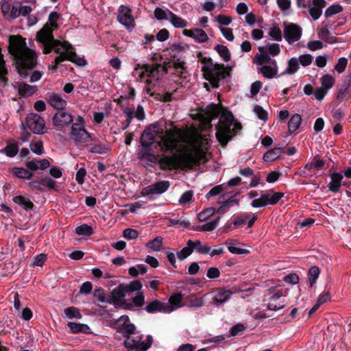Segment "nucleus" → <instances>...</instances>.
Returning a JSON list of instances; mask_svg holds the SVG:
<instances>
[{
  "mask_svg": "<svg viewBox=\"0 0 351 351\" xmlns=\"http://www.w3.org/2000/svg\"><path fill=\"white\" fill-rule=\"evenodd\" d=\"M184 35L193 38L198 43H206L208 40V36L205 31L199 28L193 29H184Z\"/></svg>",
  "mask_w": 351,
  "mask_h": 351,
  "instance_id": "nucleus-20",
  "label": "nucleus"
},
{
  "mask_svg": "<svg viewBox=\"0 0 351 351\" xmlns=\"http://www.w3.org/2000/svg\"><path fill=\"white\" fill-rule=\"evenodd\" d=\"M59 14L56 12H51L49 16V21L36 34V40L41 43L43 53H49L51 48L59 44V40L53 38L52 32L58 27L57 21Z\"/></svg>",
  "mask_w": 351,
  "mask_h": 351,
  "instance_id": "nucleus-5",
  "label": "nucleus"
},
{
  "mask_svg": "<svg viewBox=\"0 0 351 351\" xmlns=\"http://www.w3.org/2000/svg\"><path fill=\"white\" fill-rule=\"evenodd\" d=\"M169 21L176 28H184L187 26V23L174 13L171 14Z\"/></svg>",
  "mask_w": 351,
  "mask_h": 351,
  "instance_id": "nucleus-36",
  "label": "nucleus"
},
{
  "mask_svg": "<svg viewBox=\"0 0 351 351\" xmlns=\"http://www.w3.org/2000/svg\"><path fill=\"white\" fill-rule=\"evenodd\" d=\"M109 150V147L105 145L101 144H97L93 145L91 148L90 152L91 153L94 154H105Z\"/></svg>",
  "mask_w": 351,
  "mask_h": 351,
  "instance_id": "nucleus-58",
  "label": "nucleus"
},
{
  "mask_svg": "<svg viewBox=\"0 0 351 351\" xmlns=\"http://www.w3.org/2000/svg\"><path fill=\"white\" fill-rule=\"evenodd\" d=\"M178 131L176 129H170L165 132V134L160 136L158 142L159 146L163 149L173 150L177 147L178 139L176 135Z\"/></svg>",
  "mask_w": 351,
  "mask_h": 351,
  "instance_id": "nucleus-9",
  "label": "nucleus"
},
{
  "mask_svg": "<svg viewBox=\"0 0 351 351\" xmlns=\"http://www.w3.org/2000/svg\"><path fill=\"white\" fill-rule=\"evenodd\" d=\"M319 269L316 266L311 267L309 269L308 272V277L311 287H313L315 283L316 280L319 275Z\"/></svg>",
  "mask_w": 351,
  "mask_h": 351,
  "instance_id": "nucleus-44",
  "label": "nucleus"
},
{
  "mask_svg": "<svg viewBox=\"0 0 351 351\" xmlns=\"http://www.w3.org/2000/svg\"><path fill=\"white\" fill-rule=\"evenodd\" d=\"M215 209L214 208H209L201 212L198 215V219L200 221H206L208 218L214 215Z\"/></svg>",
  "mask_w": 351,
  "mask_h": 351,
  "instance_id": "nucleus-55",
  "label": "nucleus"
},
{
  "mask_svg": "<svg viewBox=\"0 0 351 351\" xmlns=\"http://www.w3.org/2000/svg\"><path fill=\"white\" fill-rule=\"evenodd\" d=\"M302 121V117L299 114H294L290 119L288 123V129L290 132H293L297 130Z\"/></svg>",
  "mask_w": 351,
  "mask_h": 351,
  "instance_id": "nucleus-32",
  "label": "nucleus"
},
{
  "mask_svg": "<svg viewBox=\"0 0 351 351\" xmlns=\"http://www.w3.org/2000/svg\"><path fill=\"white\" fill-rule=\"evenodd\" d=\"M204 77L210 82L213 88L219 86V81L223 79L228 75L223 64H213L204 66L202 67Z\"/></svg>",
  "mask_w": 351,
  "mask_h": 351,
  "instance_id": "nucleus-6",
  "label": "nucleus"
},
{
  "mask_svg": "<svg viewBox=\"0 0 351 351\" xmlns=\"http://www.w3.org/2000/svg\"><path fill=\"white\" fill-rule=\"evenodd\" d=\"M48 102L52 107L60 110L65 108L67 105V102L65 99L55 93L49 96Z\"/></svg>",
  "mask_w": 351,
  "mask_h": 351,
  "instance_id": "nucleus-23",
  "label": "nucleus"
},
{
  "mask_svg": "<svg viewBox=\"0 0 351 351\" xmlns=\"http://www.w3.org/2000/svg\"><path fill=\"white\" fill-rule=\"evenodd\" d=\"M342 6L339 4H334L329 6L325 11L326 17H330L342 11Z\"/></svg>",
  "mask_w": 351,
  "mask_h": 351,
  "instance_id": "nucleus-51",
  "label": "nucleus"
},
{
  "mask_svg": "<svg viewBox=\"0 0 351 351\" xmlns=\"http://www.w3.org/2000/svg\"><path fill=\"white\" fill-rule=\"evenodd\" d=\"M342 178L343 176L339 173H333L331 176V182L329 186L331 191L336 193L339 191Z\"/></svg>",
  "mask_w": 351,
  "mask_h": 351,
  "instance_id": "nucleus-33",
  "label": "nucleus"
},
{
  "mask_svg": "<svg viewBox=\"0 0 351 351\" xmlns=\"http://www.w3.org/2000/svg\"><path fill=\"white\" fill-rule=\"evenodd\" d=\"M18 150V147L16 144H10L0 152H5L9 157H13L17 154Z\"/></svg>",
  "mask_w": 351,
  "mask_h": 351,
  "instance_id": "nucleus-53",
  "label": "nucleus"
},
{
  "mask_svg": "<svg viewBox=\"0 0 351 351\" xmlns=\"http://www.w3.org/2000/svg\"><path fill=\"white\" fill-rule=\"evenodd\" d=\"M269 36L275 40H282V32L280 29L278 27H273L270 28Z\"/></svg>",
  "mask_w": 351,
  "mask_h": 351,
  "instance_id": "nucleus-56",
  "label": "nucleus"
},
{
  "mask_svg": "<svg viewBox=\"0 0 351 351\" xmlns=\"http://www.w3.org/2000/svg\"><path fill=\"white\" fill-rule=\"evenodd\" d=\"M14 202L16 204L23 206L26 210L32 209L34 207V204L29 199H25L21 195L16 196L14 197Z\"/></svg>",
  "mask_w": 351,
  "mask_h": 351,
  "instance_id": "nucleus-37",
  "label": "nucleus"
},
{
  "mask_svg": "<svg viewBox=\"0 0 351 351\" xmlns=\"http://www.w3.org/2000/svg\"><path fill=\"white\" fill-rule=\"evenodd\" d=\"M348 64V60L346 58H341L338 60V62L335 66V69L339 73H343Z\"/></svg>",
  "mask_w": 351,
  "mask_h": 351,
  "instance_id": "nucleus-60",
  "label": "nucleus"
},
{
  "mask_svg": "<svg viewBox=\"0 0 351 351\" xmlns=\"http://www.w3.org/2000/svg\"><path fill=\"white\" fill-rule=\"evenodd\" d=\"M226 243L228 245V250L230 252L235 254H246L249 253V251L245 249L234 247L232 245V241L228 240Z\"/></svg>",
  "mask_w": 351,
  "mask_h": 351,
  "instance_id": "nucleus-50",
  "label": "nucleus"
},
{
  "mask_svg": "<svg viewBox=\"0 0 351 351\" xmlns=\"http://www.w3.org/2000/svg\"><path fill=\"white\" fill-rule=\"evenodd\" d=\"M117 19L121 24L128 27H132L134 23V19L131 15V10L123 5L119 8Z\"/></svg>",
  "mask_w": 351,
  "mask_h": 351,
  "instance_id": "nucleus-18",
  "label": "nucleus"
},
{
  "mask_svg": "<svg viewBox=\"0 0 351 351\" xmlns=\"http://www.w3.org/2000/svg\"><path fill=\"white\" fill-rule=\"evenodd\" d=\"M169 181H160L156 182L149 186L143 189L141 194L143 196H147L152 194H161L165 192L169 187Z\"/></svg>",
  "mask_w": 351,
  "mask_h": 351,
  "instance_id": "nucleus-15",
  "label": "nucleus"
},
{
  "mask_svg": "<svg viewBox=\"0 0 351 351\" xmlns=\"http://www.w3.org/2000/svg\"><path fill=\"white\" fill-rule=\"evenodd\" d=\"M172 12L169 10H163L160 8H156L154 10V16L158 20L170 19Z\"/></svg>",
  "mask_w": 351,
  "mask_h": 351,
  "instance_id": "nucleus-35",
  "label": "nucleus"
},
{
  "mask_svg": "<svg viewBox=\"0 0 351 351\" xmlns=\"http://www.w3.org/2000/svg\"><path fill=\"white\" fill-rule=\"evenodd\" d=\"M8 51L16 60L19 73L26 77L28 75L27 70H31L36 66L35 53L27 47L25 39L19 35L9 37Z\"/></svg>",
  "mask_w": 351,
  "mask_h": 351,
  "instance_id": "nucleus-3",
  "label": "nucleus"
},
{
  "mask_svg": "<svg viewBox=\"0 0 351 351\" xmlns=\"http://www.w3.org/2000/svg\"><path fill=\"white\" fill-rule=\"evenodd\" d=\"M123 344L128 351H146L145 342L142 341L141 337L136 339L129 337L125 339Z\"/></svg>",
  "mask_w": 351,
  "mask_h": 351,
  "instance_id": "nucleus-17",
  "label": "nucleus"
},
{
  "mask_svg": "<svg viewBox=\"0 0 351 351\" xmlns=\"http://www.w3.org/2000/svg\"><path fill=\"white\" fill-rule=\"evenodd\" d=\"M299 64L303 66H307L312 63L313 56L310 54H303L298 57Z\"/></svg>",
  "mask_w": 351,
  "mask_h": 351,
  "instance_id": "nucleus-57",
  "label": "nucleus"
},
{
  "mask_svg": "<svg viewBox=\"0 0 351 351\" xmlns=\"http://www.w3.org/2000/svg\"><path fill=\"white\" fill-rule=\"evenodd\" d=\"M190 241L191 240H189L187 241V245L177 253V256L180 260H184L193 253V250Z\"/></svg>",
  "mask_w": 351,
  "mask_h": 351,
  "instance_id": "nucleus-42",
  "label": "nucleus"
},
{
  "mask_svg": "<svg viewBox=\"0 0 351 351\" xmlns=\"http://www.w3.org/2000/svg\"><path fill=\"white\" fill-rule=\"evenodd\" d=\"M275 287H271L269 289V292L270 293H273V295L269 298V302L267 304V308L271 311H276L285 307V303L283 302H278V304H275V302L281 297L284 296L285 294L282 291H277L274 293Z\"/></svg>",
  "mask_w": 351,
  "mask_h": 351,
  "instance_id": "nucleus-19",
  "label": "nucleus"
},
{
  "mask_svg": "<svg viewBox=\"0 0 351 351\" xmlns=\"http://www.w3.org/2000/svg\"><path fill=\"white\" fill-rule=\"evenodd\" d=\"M326 5L324 0H313V7L310 8L309 14L314 20L319 18Z\"/></svg>",
  "mask_w": 351,
  "mask_h": 351,
  "instance_id": "nucleus-22",
  "label": "nucleus"
},
{
  "mask_svg": "<svg viewBox=\"0 0 351 351\" xmlns=\"http://www.w3.org/2000/svg\"><path fill=\"white\" fill-rule=\"evenodd\" d=\"M71 138L77 143L84 144L90 141V136L83 125L73 123L71 127Z\"/></svg>",
  "mask_w": 351,
  "mask_h": 351,
  "instance_id": "nucleus-11",
  "label": "nucleus"
},
{
  "mask_svg": "<svg viewBox=\"0 0 351 351\" xmlns=\"http://www.w3.org/2000/svg\"><path fill=\"white\" fill-rule=\"evenodd\" d=\"M162 245V238L161 237H156L152 241L146 244V247L152 249L154 251H159Z\"/></svg>",
  "mask_w": 351,
  "mask_h": 351,
  "instance_id": "nucleus-39",
  "label": "nucleus"
},
{
  "mask_svg": "<svg viewBox=\"0 0 351 351\" xmlns=\"http://www.w3.org/2000/svg\"><path fill=\"white\" fill-rule=\"evenodd\" d=\"M239 205V200L230 198L223 202L222 205L217 210L218 214L226 213L230 207Z\"/></svg>",
  "mask_w": 351,
  "mask_h": 351,
  "instance_id": "nucleus-34",
  "label": "nucleus"
},
{
  "mask_svg": "<svg viewBox=\"0 0 351 351\" xmlns=\"http://www.w3.org/2000/svg\"><path fill=\"white\" fill-rule=\"evenodd\" d=\"M75 233L78 235L90 236L93 233V231L90 226L83 224L75 228Z\"/></svg>",
  "mask_w": 351,
  "mask_h": 351,
  "instance_id": "nucleus-46",
  "label": "nucleus"
},
{
  "mask_svg": "<svg viewBox=\"0 0 351 351\" xmlns=\"http://www.w3.org/2000/svg\"><path fill=\"white\" fill-rule=\"evenodd\" d=\"M260 71L265 77L269 79L274 77L277 73V69L276 66L271 67V66L267 65L263 66L260 69Z\"/></svg>",
  "mask_w": 351,
  "mask_h": 351,
  "instance_id": "nucleus-38",
  "label": "nucleus"
},
{
  "mask_svg": "<svg viewBox=\"0 0 351 351\" xmlns=\"http://www.w3.org/2000/svg\"><path fill=\"white\" fill-rule=\"evenodd\" d=\"M215 50L226 62H228L230 60V53L227 47L217 45L215 47Z\"/></svg>",
  "mask_w": 351,
  "mask_h": 351,
  "instance_id": "nucleus-45",
  "label": "nucleus"
},
{
  "mask_svg": "<svg viewBox=\"0 0 351 351\" xmlns=\"http://www.w3.org/2000/svg\"><path fill=\"white\" fill-rule=\"evenodd\" d=\"M17 89L19 94L22 97L32 96L38 90L36 86H31L25 82L19 83Z\"/></svg>",
  "mask_w": 351,
  "mask_h": 351,
  "instance_id": "nucleus-25",
  "label": "nucleus"
},
{
  "mask_svg": "<svg viewBox=\"0 0 351 351\" xmlns=\"http://www.w3.org/2000/svg\"><path fill=\"white\" fill-rule=\"evenodd\" d=\"M32 152L37 155H42L44 153L43 144L42 141L32 142L29 145Z\"/></svg>",
  "mask_w": 351,
  "mask_h": 351,
  "instance_id": "nucleus-49",
  "label": "nucleus"
},
{
  "mask_svg": "<svg viewBox=\"0 0 351 351\" xmlns=\"http://www.w3.org/2000/svg\"><path fill=\"white\" fill-rule=\"evenodd\" d=\"M182 295L181 293H176L171 295L169 300V304L172 306L174 305L176 306H180L181 302L182 300Z\"/></svg>",
  "mask_w": 351,
  "mask_h": 351,
  "instance_id": "nucleus-59",
  "label": "nucleus"
},
{
  "mask_svg": "<svg viewBox=\"0 0 351 351\" xmlns=\"http://www.w3.org/2000/svg\"><path fill=\"white\" fill-rule=\"evenodd\" d=\"M117 332L121 333L125 339L131 337L134 334L136 327L133 324H128L123 326H117Z\"/></svg>",
  "mask_w": 351,
  "mask_h": 351,
  "instance_id": "nucleus-31",
  "label": "nucleus"
},
{
  "mask_svg": "<svg viewBox=\"0 0 351 351\" xmlns=\"http://www.w3.org/2000/svg\"><path fill=\"white\" fill-rule=\"evenodd\" d=\"M324 165L325 161L316 156L311 162L306 164L304 169L308 170L311 175L316 174L319 170L324 169Z\"/></svg>",
  "mask_w": 351,
  "mask_h": 351,
  "instance_id": "nucleus-21",
  "label": "nucleus"
},
{
  "mask_svg": "<svg viewBox=\"0 0 351 351\" xmlns=\"http://www.w3.org/2000/svg\"><path fill=\"white\" fill-rule=\"evenodd\" d=\"M220 114L218 125L216 126V137L223 147H225L235 134L234 130L241 129V125L237 123L234 128L231 129L234 117L232 114L223 108L221 106L212 104L208 106L204 110L199 114L200 130H208L211 128V121Z\"/></svg>",
  "mask_w": 351,
  "mask_h": 351,
  "instance_id": "nucleus-1",
  "label": "nucleus"
},
{
  "mask_svg": "<svg viewBox=\"0 0 351 351\" xmlns=\"http://www.w3.org/2000/svg\"><path fill=\"white\" fill-rule=\"evenodd\" d=\"M142 287V283L138 280H133L128 285L124 283L119 284L112 290L110 297L107 300V302L112 304L116 308L122 307L130 309L131 304L126 302L125 299V295L141 290Z\"/></svg>",
  "mask_w": 351,
  "mask_h": 351,
  "instance_id": "nucleus-4",
  "label": "nucleus"
},
{
  "mask_svg": "<svg viewBox=\"0 0 351 351\" xmlns=\"http://www.w3.org/2000/svg\"><path fill=\"white\" fill-rule=\"evenodd\" d=\"M301 36L302 29L299 26L293 23L285 25L284 37L289 44L298 41L301 38Z\"/></svg>",
  "mask_w": 351,
  "mask_h": 351,
  "instance_id": "nucleus-14",
  "label": "nucleus"
},
{
  "mask_svg": "<svg viewBox=\"0 0 351 351\" xmlns=\"http://www.w3.org/2000/svg\"><path fill=\"white\" fill-rule=\"evenodd\" d=\"M299 62L298 58H292L288 61V66L285 72L288 74H294L299 69Z\"/></svg>",
  "mask_w": 351,
  "mask_h": 351,
  "instance_id": "nucleus-43",
  "label": "nucleus"
},
{
  "mask_svg": "<svg viewBox=\"0 0 351 351\" xmlns=\"http://www.w3.org/2000/svg\"><path fill=\"white\" fill-rule=\"evenodd\" d=\"M145 71V75L147 77H152L154 76L155 73L159 72V69L160 68V64H155L152 66H150L147 64L143 65Z\"/></svg>",
  "mask_w": 351,
  "mask_h": 351,
  "instance_id": "nucleus-52",
  "label": "nucleus"
},
{
  "mask_svg": "<svg viewBox=\"0 0 351 351\" xmlns=\"http://www.w3.org/2000/svg\"><path fill=\"white\" fill-rule=\"evenodd\" d=\"M163 130L157 125H152L145 128L141 136V143L143 147H148L154 141L156 134H162Z\"/></svg>",
  "mask_w": 351,
  "mask_h": 351,
  "instance_id": "nucleus-10",
  "label": "nucleus"
},
{
  "mask_svg": "<svg viewBox=\"0 0 351 351\" xmlns=\"http://www.w3.org/2000/svg\"><path fill=\"white\" fill-rule=\"evenodd\" d=\"M29 186L32 190L38 192H43L45 189L56 190V182L49 177H44L40 180L30 181Z\"/></svg>",
  "mask_w": 351,
  "mask_h": 351,
  "instance_id": "nucleus-12",
  "label": "nucleus"
},
{
  "mask_svg": "<svg viewBox=\"0 0 351 351\" xmlns=\"http://www.w3.org/2000/svg\"><path fill=\"white\" fill-rule=\"evenodd\" d=\"M93 297L97 300V301L100 302H107L108 300H106V293L103 289L98 288L95 289Z\"/></svg>",
  "mask_w": 351,
  "mask_h": 351,
  "instance_id": "nucleus-63",
  "label": "nucleus"
},
{
  "mask_svg": "<svg viewBox=\"0 0 351 351\" xmlns=\"http://www.w3.org/2000/svg\"><path fill=\"white\" fill-rule=\"evenodd\" d=\"M64 314L68 318H77L80 319L82 315L79 310L73 306L69 307L64 309Z\"/></svg>",
  "mask_w": 351,
  "mask_h": 351,
  "instance_id": "nucleus-48",
  "label": "nucleus"
},
{
  "mask_svg": "<svg viewBox=\"0 0 351 351\" xmlns=\"http://www.w3.org/2000/svg\"><path fill=\"white\" fill-rule=\"evenodd\" d=\"M26 123L29 129L34 134H42L45 132V120L36 113H32L27 116Z\"/></svg>",
  "mask_w": 351,
  "mask_h": 351,
  "instance_id": "nucleus-8",
  "label": "nucleus"
},
{
  "mask_svg": "<svg viewBox=\"0 0 351 351\" xmlns=\"http://www.w3.org/2000/svg\"><path fill=\"white\" fill-rule=\"evenodd\" d=\"M123 236L127 239H134L138 237V232L132 228H126L123 232Z\"/></svg>",
  "mask_w": 351,
  "mask_h": 351,
  "instance_id": "nucleus-61",
  "label": "nucleus"
},
{
  "mask_svg": "<svg viewBox=\"0 0 351 351\" xmlns=\"http://www.w3.org/2000/svg\"><path fill=\"white\" fill-rule=\"evenodd\" d=\"M254 111L260 119L263 121L267 119L268 114L261 106H256L254 108Z\"/></svg>",
  "mask_w": 351,
  "mask_h": 351,
  "instance_id": "nucleus-64",
  "label": "nucleus"
},
{
  "mask_svg": "<svg viewBox=\"0 0 351 351\" xmlns=\"http://www.w3.org/2000/svg\"><path fill=\"white\" fill-rule=\"evenodd\" d=\"M12 172L19 178L30 179L33 176L32 173L22 167H14L12 169Z\"/></svg>",
  "mask_w": 351,
  "mask_h": 351,
  "instance_id": "nucleus-40",
  "label": "nucleus"
},
{
  "mask_svg": "<svg viewBox=\"0 0 351 351\" xmlns=\"http://www.w3.org/2000/svg\"><path fill=\"white\" fill-rule=\"evenodd\" d=\"M174 308L168 303L162 302L158 300L147 302L145 310L149 313H155L157 312L171 313Z\"/></svg>",
  "mask_w": 351,
  "mask_h": 351,
  "instance_id": "nucleus-13",
  "label": "nucleus"
},
{
  "mask_svg": "<svg viewBox=\"0 0 351 351\" xmlns=\"http://www.w3.org/2000/svg\"><path fill=\"white\" fill-rule=\"evenodd\" d=\"M258 49L260 51V54L256 55L254 58V60H256V62L260 65L269 62L270 60V57L266 51V48L264 46H260Z\"/></svg>",
  "mask_w": 351,
  "mask_h": 351,
  "instance_id": "nucleus-30",
  "label": "nucleus"
},
{
  "mask_svg": "<svg viewBox=\"0 0 351 351\" xmlns=\"http://www.w3.org/2000/svg\"><path fill=\"white\" fill-rule=\"evenodd\" d=\"M190 243L192 245L193 250L199 254H207L210 251V246L206 244H203L199 240H191Z\"/></svg>",
  "mask_w": 351,
  "mask_h": 351,
  "instance_id": "nucleus-29",
  "label": "nucleus"
},
{
  "mask_svg": "<svg viewBox=\"0 0 351 351\" xmlns=\"http://www.w3.org/2000/svg\"><path fill=\"white\" fill-rule=\"evenodd\" d=\"M73 121V116L65 111H58L53 117V125L58 128H62L69 125Z\"/></svg>",
  "mask_w": 351,
  "mask_h": 351,
  "instance_id": "nucleus-16",
  "label": "nucleus"
},
{
  "mask_svg": "<svg viewBox=\"0 0 351 351\" xmlns=\"http://www.w3.org/2000/svg\"><path fill=\"white\" fill-rule=\"evenodd\" d=\"M65 57V60H70L78 66H84L86 61L84 58L78 57L75 51H69L67 53H62Z\"/></svg>",
  "mask_w": 351,
  "mask_h": 351,
  "instance_id": "nucleus-28",
  "label": "nucleus"
},
{
  "mask_svg": "<svg viewBox=\"0 0 351 351\" xmlns=\"http://www.w3.org/2000/svg\"><path fill=\"white\" fill-rule=\"evenodd\" d=\"M232 293L229 290L219 291L213 298V304L219 306L226 302L232 295Z\"/></svg>",
  "mask_w": 351,
  "mask_h": 351,
  "instance_id": "nucleus-26",
  "label": "nucleus"
},
{
  "mask_svg": "<svg viewBox=\"0 0 351 351\" xmlns=\"http://www.w3.org/2000/svg\"><path fill=\"white\" fill-rule=\"evenodd\" d=\"M137 294L132 298V302L136 307H142L145 304V295L141 290L137 291Z\"/></svg>",
  "mask_w": 351,
  "mask_h": 351,
  "instance_id": "nucleus-47",
  "label": "nucleus"
},
{
  "mask_svg": "<svg viewBox=\"0 0 351 351\" xmlns=\"http://www.w3.org/2000/svg\"><path fill=\"white\" fill-rule=\"evenodd\" d=\"M317 35L320 39L328 44H335L338 42L337 38L331 34L326 25H322Z\"/></svg>",
  "mask_w": 351,
  "mask_h": 351,
  "instance_id": "nucleus-24",
  "label": "nucleus"
},
{
  "mask_svg": "<svg viewBox=\"0 0 351 351\" xmlns=\"http://www.w3.org/2000/svg\"><path fill=\"white\" fill-rule=\"evenodd\" d=\"M219 219H220V217H217L216 219L202 225L199 228V230H202V231H208V232L213 231L217 227Z\"/></svg>",
  "mask_w": 351,
  "mask_h": 351,
  "instance_id": "nucleus-54",
  "label": "nucleus"
},
{
  "mask_svg": "<svg viewBox=\"0 0 351 351\" xmlns=\"http://www.w3.org/2000/svg\"><path fill=\"white\" fill-rule=\"evenodd\" d=\"M208 144L207 138L196 135L189 151L171 157L165 156L160 158L159 164L162 169H191L201 162H206V152L202 147Z\"/></svg>",
  "mask_w": 351,
  "mask_h": 351,
  "instance_id": "nucleus-2",
  "label": "nucleus"
},
{
  "mask_svg": "<svg viewBox=\"0 0 351 351\" xmlns=\"http://www.w3.org/2000/svg\"><path fill=\"white\" fill-rule=\"evenodd\" d=\"M283 196V193L267 192L263 194L259 198L254 199L252 202V206L254 208H259L269 204L274 205L276 204Z\"/></svg>",
  "mask_w": 351,
  "mask_h": 351,
  "instance_id": "nucleus-7",
  "label": "nucleus"
},
{
  "mask_svg": "<svg viewBox=\"0 0 351 351\" xmlns=\"http://www.w3.org/2000/svg\"><path fill=\"white\" fill-rule=\"evenodd\" d=\"M282 152V147H278L268 150L263 156V160L266 162H271L277 159Z\"/></svg>",
  "mask_w": 351,
  "mask_h": 351,
  "instance_id": "nucleus-27",
  "label": "nucleus"
},
{
  "mask_svg": "<svg viewBox=\"0 0 351 351\" xmlns=\"http://www.w3.org/2000/svg\"><path fill=\"white\" fill-rule=\"evenodd\" d=\"M321 82V86L328 91L330 88H331L335 84V79L332 75L326 74L322 76Z\"/></svg>",
  "mask_w": 351,
  "mask_h": 351,
  "instance_id": "nucleus-41",
  "label": "nucleus"
},
{
  "mask_svg": "<svg viewBox=\"0 0 351 351\" xmlns=\"http://www.w3.org/2000/svg\"><path fill=\"white\" fill-rule=\"evenodd\" d=\"M265 47L266 48V51L273 56H277L280 52V46L277 43H273Z\"/></svg>",
  "mask_w": 351,
  "mask_h": 351,
  "instance_id": "nucleus-62",
  "label": "nucleus"
}]
</instances>
